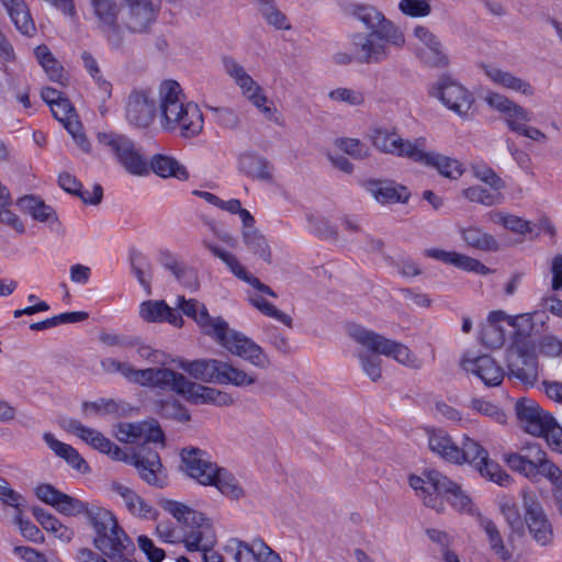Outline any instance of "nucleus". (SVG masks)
<instances>
[{
  "mask_svg": "<svg viewBox=\"0 0 562 562\" xmlns=\"http://www.w3.org/2000/svg\"><path fill=\"white\" fill-rule=\"evenodd\" d=\"M178 307L199 325L204 335L214 339L232 355L247 360L259 369L270 366L269 357L258 344L246 335L231 329L228 323L222 317H211L203 303L195 299L187 300L184 296H178Z\"/></svg>",
  "mask_w": 562,
  "mask_h": 562,
  "instance_id": "f257e3e1",
  "label": "nucleus"
},
{
  "mask_svg": "<svg viewBox=\"0 0 562 562\" xmlns=\"http://www.w3.org/2000/svg\"><path fill=\"white\" fill-rule=\"evenodd\" d=\"M160 504L165 510L188 528L181 535L170 522H159L156 527V533L164 542L176 543L182 541L188 552L200 553L202 562H214V559H217L216 562H223L222 557L212 549L215 536L212 525L204 514L176 501L164 499Z\"/></svg>",
  "mask_w": 562,
  "mask_h": 562,
  "instance_id": "f03ea898",
  "label": "nucleus"
},
{
  "mask_svg": "<svg viewBox=\"0 0 562 562\" xmlns=\"http://www.w3.org/2000/svg\"><path fill=\"white\" fill-rule=\"evenodd\" d=\"M93 518L90 526L94 531L92 543L101 554L100 562H135L136 546L120 525L116 516L104 508Z\"/></svg>",
  "mask_w": 562,
  "mask_h": 562,
  "instance_id": "7ed1b4c3",
  "label": "nucleus"
},
{
  "mask_svg": "<svg viewBox=\"0 0 562 562\" xmlns=\"http://www.w3.org/2000/svg\"><path fill=\"white\" fill-rule=\"evenodd\" d=\"M507 467L532 482L548 479L553 485V496L559 513L562 515V471L547 456L538 443H527L518 452L505 453Z\"/></svg>",
  "mask_w": 562,
  "mask_h": 562,
  "instance_id": "20e7f679",
  "label": "nucleus"
},
{
  "mask_svg": "<svg viewBox=\"0 0 562 562\" xmlns=\"http://www.w3.org/2000/svg\"><path fill=\"white\" fill-rule=\"evenodd\" d=\"M408 482L424 505L437 513L445 509L443 498L457 510L470 509L471 499L461 486L437 470H426L422 475L412 474Z\"/></svg>",
  "mask_w": 562,
  "mask_h": 562,
  "instance_id": "39448f33",
  "label": "nucleus"
},
{
  "mask_svg": "<svg viewBox=\"0 0 562 562\" xmlns=\"http://www.w3.org/2000/svg\"><path fill=\"white\" fill-rule=\"evenodd\" d=\"M182 468L187 474L205 486H215L221 494L232 499L244 496L237 479L225 468L212 462L206 451L189 447L181 451Z\"/></svg>",
  "mask_w": 562,
  "mask_h": 562,
  "instance_id": "423d86ee",
  "label": "nucleus"
},
{
  "mask_svg": "<svg viewBox=\"0 0 562 562\" xmlns=\"http://www.w3.org/2000/svg\"><path fill=\"white\" fill-rule=\"evenodd\" d=\"M178 367L204 383L232 384L245 387L256 383V376L218 359L179 360Z\"/></svg>",
  "mask_w": 562,
  "mask_h": 562,
  "instance_id": "0eeeda50",
  "label": "nucleus"
},
{
  "mask_svg": "<svg viewBox=\"0 0 562 562\" xmlns=\"http://www.w3.org/2000/svg\"><path fill=\"white\" fill-rule=\"evenodd\" d=\"M349 335L358 344L368 348L370 351L392 357L397 362L414 369L420 368V361L405 345L387 339L380 334L368 330L360 326H353L349 329Z\"/></svg>",
  "mask_w": 562,
  "mask_h": 562,
  "instance_id": "6e6552de",
  "label": "nucleus"
},
{
  "mask_svg": "<svg viewBox=\"0 0 562 562\" xmlns=\"http://www.w3.org/2000/svg\"><path fill=\"white\" fill-rule=\"evenodd\" d=\"M97 138L115 156L127 172L136 176L148 173L147 161L128 137L115 133H98Z\"/></svg>",
  "mask_w": 562,
  "mask_h": 562,
  "instance_id": "1a4fd4ad",
  "label": "nucleus"
},
{
  "mask_svg": "<svg viewBox=\"0 0 562 562\" xmlns=\"http://www.w3.org/2000/svg\"><path fill=\"white\" fill-rule=\"evenodd\" d=\"M428 93L461 117L468 116L474 102L473 94L450 75H441L430 86Z\"/></svg>",
  "mask_w": 562,
  "mask_h": 562,
  "instance_id": "9d476101",
  "label": "nucleus"
},
{
  "mask_svg": "<svg viewBox=\"0 0 562 562\" xmlns=\"http://www.w3.org/2000/svg\"><path fill=\"white\" fill-rule=\"evenodd\" d=\"M522 507L525 524L531 538L540 546H548L553 540V528L537 496L522 491Z\"/></svg>",
  "mask_w": 562,
  "mask_h": 562,
  "instance_id": "9b49d317",
  "label": "nucleus"
},
{
  "mask_svg": "<svg viewBox=\"0 0 562 562\" xmlns=\"http://www.w3.org/2000/svg\"><path fill=\"white\" fill-rule=\"evenodd\" d=\"M225 554L235 562H281L279 553L273 551L261 538L251 542L238 538H231L223 548Z\"/></svg>",
  "mask_w": 562,
  "mask_h": 562,
  "instance_id": "f8f14e48",
  "label": "nucleus"
},
{
  "mask_svg": "<svg viewBox=\"0 0 562 562\" xmlns=\"http://www.w3.org/2000/svg\"><path fill=\"white\" fill-rule=\"evenodd\" d=\"M160 124L167 131L176 122L181 123V119L187 111L188 102L184 100L180 85L175 80H166L160 85Z\"/></svg>",
  "mask_w": 562,
  "mask_h": 562,
  "instance_id": "ddd939ff",
  "label": "nucleus"
},
{
  "mask_svg": "<svg viewBox=\"0 0 562 562\" xmlns=\"http://www.w3.org/2000/svg\"><path fill=\"white\" fill-rule=\"evenodd\" d=\"M414 35L420 43L416 47V56L423 65L437 69L449 66V56L437 35L423 25L414 29Z\"/></svg>",
  "mask_w": 562,
  "mask_h": 562,
  "instance_id": "4468645a",
  "label": "nucleus"
},
{
  "mask_svg": "<svg viewBox=\"0 0 562 562\" xmlns=\"http://www.w3.org/2000/svg\"><path fill=\"white\" fill-rule=\"evenodd\" d=\"M515 412L524 430L536 437H543L554 417L543 411L530 398H520L515 405Z\"/></svg>",
  "mask_w": 562,
  "mask_h": 562,
  "instance_id": "2eb2a0df",
  "label": "nucleus"
},
{
  "mask_svg": "<svg viewBox=\"0 0 562 562\" xmlns=\"http://www.w3.org/2000/svg\"><path fill=\"white\" fill-rule=\"evenodd\" d=\"M370 138L378 150L412 160L415 159L420 144L425 143L424 138H418L415 142L405 140L397 133L385 128H374Z\"/></svg>",
  "mask_w": 562,
  "mask_h": 562,
  "instance_id": "dca6fc26",
  "label": "nucleus"
},
{
  "mask_svg": "<svg viewBox=\"0 0 562 562\" xmlns=\"http://www.w3.org/2000/svg\"><path fill=\"white\" fill-rule=\"evenodd\" d=\"M65 429L89 443L95 450L111 456L113 460L127 461L128 459V454L117 445L112 442L109 438L104 437L100 431L86 427L76 419L67 420L65 424Z\"/></svg>",
  "mask_w": 562,
  "mask_h": 562,
  "instance_id": "f3484780",
  "label": "nucleus"
},
{
  "mask_svg": "<svg viewBox=\"0 0 562 562\" xmlns=\"http://www.w3.org/2000/svg\"><path fill=\"white\" fill-rule=\"evenodd\" d=\"M156 114V101L151 90H133L127 99L126 119L138 127H146Z\"/></svg>",
  "mask_w": 562,
  "mask_h": 562,
  "instance_id": "a211bd4d",
  "label": "nucleus"
},
{
  "mask_svg": "<svg viewBox=\"0 0 562 562\" xmlns=\"http://www.w3.org/2000/svg\"><path fill=\"white\" fill-rule=\"evenodd\" d=\"M91 4L99 21V29L112 47L120 48L123 44V35L117 24L119 7L115 0H91Z\"/></svg>",
  "mask_w": 562,
  "mask_h": 562,
  "instance_id": "6ab92c4d",
  "label": "nucleus"
},
{
  "mask_svg": "<svg viewBox=\"0 0 562 562\" xmlns=\"http://www.w3.org/2000/svg\"><path fill=\"white\" fill-rule=\"evenodd\" d=\"M508 378L516 379L526 385H533L538 379L536 356L522 347H513L508 356Z\"/></svg>",
  "mask_w": 562,
  "mask_h": 562,
  "instance_id": "aec40b11",
  "label": "nucleus"
},
{
  "mask_svg": "<svg viewBox=\"0 0 562 562\" xmlns=\"http://www.w3.org/2000/svg\"><path fill=\"white\" fill-rule=\"evenodd\" d=\"M351 50L355 54L356 63L372 64L381 63L389 56L384 43L375 38V34H355L351 37Z\"/></svg>",
  "mask_w": 562,
  "mask_h": 562,
  "instance_id": "412c9836",
  "label": "nucleus"
},
{
  "mask_svg": "<svg viewBox=\"0 0 562 562\" xmlns=\"http://www.w3.org/2000/svg\"><path fill=\"white\" fill-rule=\"evenodd\" d=\"M187 382L188 379L183 374L171 369L147 368L143 369L140 385L172 391L182 395Z\"/></svg>",
  "mask_w": 562,
  "mask_h": 562,
  "instance_id": "4be33fe9",
  "label": "nucleus"
},
{
  "mask_svg": "<svg viewBox=\"0 0 562 562\" xmlns=\"http://www.w3.org/2000/svg\"><path fill=\"white\" fill-rule=\"evenodd\" d=\"M126 462L132 463L137 469L140 479L150 486L158 488L167 486V477L161 474L162 465L156 451L134 454L128 457Z\"/></svg>",
  "mask_w": 562,
  "mask_h": 562,
  "instance_id": "5701e85b",
  "label": "nucleus"
},
{
  "mask_svg": "<svg viewBox=\"0 0 562 562\" xmlns=\"http://www.w3.org/2000/svg\"><path fill=\"white\" fill-rule=\"evenodd\" d=\"M53 116L59 121L68 133L72 136L77 145L86 153L90 150V143L82 133V125L78 121L75 108L68 98H63L55 105H52Z\"/></svg>",
  "mask_w": 562,
  "mask_h": 562,
  "instance_id": "b1692460",
  "label": "nucleus"
},
{
  "mask_svg": "<svg viewBox=\"0 0 562 562\" xmlns=\"http://www.w3.org/2000/svg\"><path fill=\"white\" fill-rule=\"evenodd\" d=\"M203 245L215 257L220 258L223 262H225L231 272L235 277L247 282L249 285H251L259 292L265 293L271 297H277L276 292L270 286L262 283L258 278L248 273L245 267L238 261V259L233 254L222 249L221 247L210 243L209 240H203Z\"/></svg>",
  "mask_w": 562,
  "mask_h": 562,
  "instance_id": "393cba45",
  "label": "nucleus"
},
{
  "mask_svg": "<svg viewBox=\"0 0 562 562\" xmlns=\"http://www.w3.org/2000/svg\"><path fill=\"white\" fill-rule=\"evenodd\" d=\"M463 369L477 376L486 386H498L504 380V369L487 355L464 359Z\"/></svg>",
  "mask_w": 562,
  "mask_h": 562,
  "instance_id": "a878e982",
  "label": "nucleus"
},
{
  "mask_svg": "<svg viewBox=\"0 0 562 562\" xmlns=\"http://www.w3.org/2000/svg\"><path fill=\"white\" fill-rule=\"evenodd\" d=\"M181 396L193 404L229 406L234 403V398L231 394L211 386L198 384L190 380H188Z\"/></svg>",
  "mask_w": 562,
  "mask_h": 562,
  "instance_id": "bb28decb",
  "label": "nucleus"
},
{
  "mask_svg": "<svg viewBox=\"0 0 562 562\" xmlns=\"http://www.w3.org/2000/svg\"><path fill=\"white\" fill-rule=\"evenodd\" d=\"M425 143H422L414 161L432 167L438 172L449 179H458L463 173V167L457 159L443 156L438 153H427L424 150Z\"/></svg>",
  "mask_w": 562,
  "mask_h": 562,
  "instance_id": "cd10ccee",
  "label": "nucleus"
},
{
  "mask_svg": "<svg viewBox=\"0 0 562 562\" xmlns=\"http://www.w3.org/2000/svg\"><path fill=\"white\" fill-rule=\"evenodd\" d=\"M128 16L126 27L134 33L146 32L156 20L157 9L151 0H126Z\"/></svg>",
  "mask_w": 562,
  "mask_h": 562,
  "instance_id": "c85d7f7f",
  "label": "nucleus"
},
{
  "mask_svg": "<svg viewBox=\"0 0 562 562\" xmlns=\"http://www.w3.org/2000/svg\"><path fill=\"white\" fill-rule=\"evenodd\" d=\"M363 188L380 203H405L409 192L404 186H396L393 181L369 179L362 182Z\"/></svg>",
  "mask_w": 562,
  "mask_h": 562,
  "instance_id": "c756f323",
  "label": "nucleus"
},
{
  "mask_svg": "<svg viewBox=\"0 0 562 562\" xmlns=\"http://www.w3.org/2000/svg\"><path fill=\"white\" fill-rule=\"evenodd\" d=\"M140 317L150 323L168 322L181 327L183 319L180 314L172 310L165 301H145L139 306Z\"/></svg>",
  "mask_w": 562,
  "mask_h": 562,
  "instance_id": "7c9ffc66",
  "label": "nucleus"
},
{
  "mask_svg": "<svg viewBox=\"0 0 562 562\" xmlns=\"http://www.w3.org/2000/svg\"><path fill=\"white\" fill-rule=\"evenodd\" d=\"M240 170L248 177L271 182L273 179V166L263 156L256 153H245L238 159Z\"/></svg>",
  "mask_w": 562,
  "mask_h": 562,
  "instance_id": "2f4dec72",
  "label": "nucleus"
},
{
  "mask_svg": "<svg viewBox=\"0 0 562 562\" xmlns=\"http://www.w3.org/2000/svg\"><path fill=\"white\" fill-rule=\"evenodd\" d=\"M429 449L447 462L454 463L458 459V445L442 428H427Z\"/></svg>",
  "mask_w": 562,
  "mask_h": 562,
  "instance_id": "473e14b6",
  "label": "nucleus"
},
{
  "mask_svg": "<svg viewBox=\"0 0 562 562\" xmlns=\"http://www.w3.org/2000/svg\"><path fill=\"white\" fill-rule=\"evenodd\" d=\"M43 440L57 457L64 459L71 468L80 473L89 472L90 468L87 461L74 447L59 441L52 432H44Z\"/></svg>",
  "mask_w": 562,
  "mask_h": 562,
  "instance_id": "72a5a7b5",
  "label": "nucleus"
},
{
  "mask_svg": "<svg viewBox=\"0 0 562 562\" xmlns=\"http://www.w3.org/2000/svg\"><path fill=\"white\" fill-rule=\"evenodd\" d=\"M203 124V114L199 105L194 102H188L187 111H184V116L181 119V123L176 122L167 131L178 132L179 135L184 138H192L202 132Z\"/></svg>",
  "mask_w": 562,
  "mask_h": 562,
  "instance_id": "f704fd0d",
  "label": "nucleus"
},
{
  "mask_svg": "<svg viewBox=\"0 0 562 562\" xmlns=\"http://www.w3.org/2000/svg\"><path fill=\"white\" fill-rule=\"evenodd\" d=\"M111 488L123 498L127 510L132 515L146 519L155 516V508L146 503L132 488L117 482H113Z\"/></svg>",
  "mask_w": 562,
  "mask_h": 562,
  "instance_id": "c9c22d12",
  "label": "nucleus"
},
{
  "mask_svg": "<svg viewBox=\"0 0 562 562\" xmlns=\"http://www.w3.org/2000/svg\"><path fill=\"white\" fill-rule=\"evenodd\" d=\"M236 85L240 88L243 95L259 109L268 120L277 122L274 117L276 109L266 105L267 97L263 94L261 87L248 74Z\"/></svg>",
  "mask_w": 562,
  "mask_h": 562,
  "instance_id": "e433bc0d",
  "label": "nucleus"
},
{
  "mask_svg": "<svg viewBox=\"0 0 562 562\" xmlns=\"http://www.w3.org/2000/svg\"><path fill=\"white\" fill-rule=\"evenodd\" d=\"M55 508L65 516H78L80 514H85L88 525L91 526L93 524L92 516L102 512L105 507L82 502L64 493Z\"/></svg>",
  "mask_w": 562,
  "mask_h": 562,
  "instance_id": "4c0bfd02",
  "label": "nucleus"
},
{
  "mask_svg": "<svg viewBox=\"0 0 562 562\" xmlns=\"http://www.w3.org/2000/svg\"><path fill=\"white\" fill-rule=\"evenodd\" d=\"M484 72L488 79L503 88L520 92L525 95L533 94V88L528 81L522 80L508 71L492 66H485Z\"/></svg>",
  "mask_w": 562,
  "mask_h": 562,
  "instance_id": "58836bf2",
  "label": "nucleus"
},
{
  "mask_svg": "<svg viewBox=\"0 0 562 562\" xmlns=\"http://www.w3.org/2000/svg\"><path fill=\"white\" fill-rule=\"evenodd\" d=\"M13 24L23 34L32 36L35 25L24 0H1Z\"/></svg>",
  "mask_w": 562,
  "mask_h": 562,
  "instance_id": "ea45409f",
  "label": "nucleus"
},
{
  "mask_svg": "<svg viewBox=\"0 0 562 562\" xmlns=\"http://www.w3.org/2000/svg\"><path fill=\"white\" fill-rule=\"evenodd\" d=\"M18 205L29 213L35 221L42 223L57 222L55 210L35 195H25L19 199Z\"/></svg>",
  "mask_w": 562,
  "mask_h": 562,
  "instance_id": "a19ab883",
  "label": "nucleus"
},
{
  "mask_svg": "<svg viewBox=\"0 0 562 562\" xmlns=\"http://www.w3.org/2000/svg\"><path fill=\"white\" fill-rule=\"evenodd\" d=\"M150 169L161 178L173 177L178 180L189 178L187 168L170 156L155 155L150 160Z\"/></svg>",
  "mask_w": 562,
  "mask_h": 562,
  "instance_id": "79ce46f5",
  "label": "nucleus"
},
{
  "mask_svg": "<svg viewBox=\"0 0 562 562\" xmlns=\"http://www.w3.org/2000/svg\"><path fill=\"white\" fill-rule=\"evenodd\" d=\"M463 240L473 248L484 251H497L499 245L497 240L490 234L484 233L477 227H469L462 229Z\"/></svg>",
  "mask_w": 562,
  "mask_h": 562,
  "instance_id": "37998d69",
  "label": "nucleus"
},
{
  "mask_svg": "<svg viewBox=\"0 0 562 562\" xmlns=\"http://www.w3.org/2000/svg\"><path fill=\"white\" fill-rule=\"evenodd\" d=\"M499 510L504 516L513 533L521 535L524 532V519L515 499L509 496H503L498 502Z\"/></svg>",
  "mask_w": 562,
  "mask_h": 562,
  "instance_id": "c03bdc74",
  "label": "nucleus"
},
{
  "mask_svg": "<svg viewBox=\"0 0 562 562\" xmlns=\"http://www.w3.org/2000/svg\"><path fill=\"white\" fill-rule=\"evenodd\" d=\"M131 269L136 277L139 284L144 288L147 294L151 293L150 277H151V263L149 259L139 251L131 254Z\"/></svg>",
  "mask_w": 562,
  "mask_h": 562,
  "instance_id": "a18cd8bd",
  "label": "nucleus"
},
{
  "mask_svg": "<svg viewBox=\"0 0 562 562\" xmlns=\"http://www.w3.org/2000/svg\"><path fill=\"white\" fill-rule=\"evenodd\" d=\"M458 460L453 464L465 462L476 465V462L487 459L488 452L475 440L465 437L462 447L458 446Z\"/></svg>",
  "mask_w": 562,
  "mask_h": 562,
  "instance_id": "49530a36",
  "label": "nucleus"
},
{
  "mask_svg": "<svg viewBox=\"0 0 562 562\" xmlns=\"http://www.w3.org/2000/svg\"><path fill=\"white\" fill-rule=\"evenodd\" d=\"M475 468L480 472L481 476L498 484L499 486H508L513 482L512 476L506 473L497 462L491 460L488 457L487 459L476 462Z\"/></svg>",
  "mask_w": 562,
  "mask_h": 562,
  "instance_id": "de8ad7c7",
  "label": "nucleus"
},
{
  "mask_svg": "<svg viewBox=\"0 0 562 562\" xmlns=\"http://www.w3.org/2000/svg\"><path fill=\"white\" fill-rule=\"evenodd\" d=\"M11 205V196L7 187L0 183V223L12 227L15 232L22 234L24 233V224L15 215L10 211Z\"/></svg>",
  "mask_w": 562,
  "mask_h": 562,
  "instance_id": "09e8293b",
  "label": "nucleus"
},
{
  "mask_svg": "<svg viewBox=\"0 0 562 562\" xmlns=\"http://www.w3.org/2000/svg\"><path fill=\"white\" fill-rule=\"evenodd\" d=\"M481 527L485 531L491 549L502 560H508L510 558L508 551L504 547L503 538L496 526V524L487 518L481 520Z\"/></svg>",
  "mask_w": 562,
  "mask_h": 562,
  "instance_id": "8fccbe9b",
  "label": "nucleus"
},
{
  "mask_svg": "<svg viewBox=\"0 0 562 562\" xmlns=\"http://www.w3.org/2000/svg\"><path fill=\"white\" fill-rule=\"evenodd\" d=\"M243 238L248 249L255 255L259 256L266 262L271 260V251L266 238L257 231H244Z\"/></svg>",
  "mask_w": 562,
  "mask_h": 562,
  "instance_id": "3c124183",
  "label": "nucleus"
},
{
  "mask_svg": "<svg viewBox=\"0 0 562 562\" xmlns=\"http://www.w3.org/2000/svg\"><path fill=\"white\" fill-rule=\"evenodd\" d=\"M462 195L470 202L486 206L499 204L503 200V195L499 192H491L480 186H473L462 190Z\"/></svg>",
  "mask_w": 562,
  "mask_h": 562,
  "instance_id": "603ef678",
  "label": "nucleus"
},
{
  "mask_svg": "<svg viewBox=\"0 0 562 562\" xmlns=\"http://www.w3.org/2000/svg\"><path fill=\"white\" fill-rule=\"evenodd\" d=\"M372 34H375V38L378 41L382 42V40H384L395 46H403L405 43L404 34L398 30V27H396L384 16L383 21L376 24L375 29L372 31Z\"/></svg>",
  "mask_w": 562,
  "mask_h": 562,
  "instance_id": "864d4df0",
  "label": "nucleus"
},
{
  "mask_svg": "<svg viewBox=\"0 0 562 562\" xmlns=\"http://www.w3.org/2000/svg\"><path fill=\"white\" fill-rule=\"evenodd\" d=\"M249 303L259 310L263 315L272 317L282 324H284L286 327L292 328L293 327V321L291 316L283 313L282 311L278 310L272 303L268 302L261 296H252L249 297Z\"/></svg>",
  "mask_w": 562,
  "mask_h": 562,
  "instance_id": "5fc2aeb1",
  "label": "nucleus"
},
{
  "mask_svg": "<svg viewBox=\"0 0 562 562\" xmlns=\"http://www.w3.org/2000/svg\"><path fill=\"white\" fill-rule=\"evenodd\" d=\"M504 115L508 128L517 134H519L525 124L532 119V114L517 103Z\"/></svg>",
  "mask_w": 562,
  "mask_h": 562,
  "instance_id": "6e6d98bb",
  "label": "nucleus"
},
{
  "mask_svg": "<svg viewBox=\"0 0 562 562\" xmlns=\"http://www.w3.org/2000/svg\"><path fill=\"white\" fill-rule=\"evenodd\" d=\"M472 172L476 179L488 184L494 191L505 188L504 180L487 165L475 164L472 166Z\"/></svg>",
  "mask_w": 562,
  "mask_h": 562,
  "instance_id": "4d7b16f0",
  "label": "nucleus"
},
{
  "mask_svg": "<svg viewBox=\"0 0 562 562\" xmlns=\"http://www.w3.org/2000/svg\"><path fill=\"white\" fill-rule=\"evenodd\" d=\"M158 414L165 418L179 422H188L190 419L188 411L176 400L160 401L158 403Z\"/></svg>",
  "mask_w": 562,
  "mask_h": 562,
  "instance_id": "13d9d810",
  "label": "nucleus"
},
{
  "mask_svg": "<svg viewBox=\"0 0 562 562\" xmlns=\"http://www.w3.org/2000/svg\"><path fill=\"white\" fill-rule=\"evenodd\" d=\"M493 221L495 223L503 224L505 228H507L514 233L524 235V234L532 232V228L528 221H525L524 218L515 216V215L496 213L493 216Z\"/></svg>",
  "mask_w": 562,
  "mask_h": 562,
  "instance_id": "bf43d9fd",
  "label": "nucleus"
},
{
  "mask_svg": "<svg viewBox=\"0 0 562 562\" xmlns=\"http://www.w3.org/2000/svg\"><path fill=\"white\" fill-rule=\"evenodd\" d=\"M398 9L411 18H424L431 12L429 0H401Z\"/></svg>",
  "mask_w": 562,
  "mask_h": 562,
  "instance_id": "052dcab7",
  "label": "nucleus"
},
{
  "mask_svg": "<svg viewBox=\"0 0 562 562\" xmlns=\"http://www.w3.org/2000/svg\"><path fill=\"white\" fill-rule=\"evenodd\" d=\"M355 16L367 27L374 30L376 24L383 21V14L370 5H357L353 10Z\"/></svg>",
  "mask_w": 562,
  "mask_h": 562,
  "instance_id": "680f3d73",
  "label": "nucleus"
},
{
  "mask_svg": "<svg viewBox=\"0 0 562 562\" xmlns=\"http://www.w3.org/2000/svg\"><path fill=\"white\" fill-rule=\"evenodd\" d=\"M137 544L139 550L147 558L148 562H162L166 558L165 550L158 548L154 541L145 535L137 537Z\"/></svg>",
  "mask_w": 562,
  "mask_h": 562,
  "instance_id": "e2e57ef3",
  "label": "nucleus"
},
{
  "mask_svg": "<svg viewBox=\"0 0 562 562\" xmlns=\"http://www.w3.org/2000/svg\"><path fill=\"white\" fill-rule=\"evenodd\" d=\"M362 370L373 381H378L381 378V359L375 355L360 352L358 355Z\"/></svg>",
  "mask_w": 562,
  "mask_h": 562,
  "instance_id": "0e129e2a",
  "label": "nucleus"
},
{
  "mask_svg": "<svg viewBox=\"0 0 562 562\" xmlns=\"http://www.w3.org/2000/svg\"><path fill=\"white\" fill-rule=\"evenodd\" d=\"M482 342L491 348H501L505 342V333L502 326L486 325L481 331Z\"/></svg>",
  "mask_w": 562,
  "mask_h": 562,
  "instance_id": "69168bd1",
  "label": "nucleus"
},
{
  "mask_svg": "<svg viewBox=\"0 0 562 562\" xmlns=\"http://www.w3.org/2000/svg\"><path fill=\"white\" fill-rule=\"evenodd\" d=\"M338 147L355 159H364L369 156V148L356 138H341Z\"/></svg>",
  "mask_w": 562,
  "mask_h": 562,
  "instance_id": "338daca9",
  "label": "nucleus"
},
{
  "mask_svg": "<svg viewBox=\"0 0 562 562\" xmlns=\"http://www.w3.org/2000/svg\"><path fill=\"white\" fill-rule=\"evenodd\" d=\"M176 280L187 288L198 286V277L195 271L188 267L184 262H179L171 271Z\"/></svg>",
  "mask_w": 562,
  "mask_h": 562,
  "instance_id": "774afa93",
  "label": "nucleus"
}]
</instances>
